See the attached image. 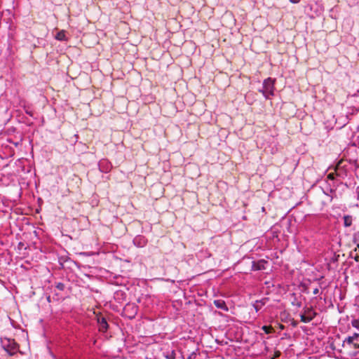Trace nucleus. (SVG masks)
Returning a JSON list of instances; mask_svg holds the SVG:
<instances>
[{
	"label": "nucleus",
	"instance_id": "obj_1",
	"mask_svg": "<svg viewBox=\"0 0 359 359\" xmlns=\"http://www.w3.org/2000/svg\"><path fill=\"white\" fill-rule=\"evenodd\" d=\"M274 81L271 78L265 79L263 82L262 89L259 90L266 99H270L274 95Z\"/></svg>",
	"mask_w": 359,
	"mask_h": 359
},
{
	"label": "nucleus",
	"instance_id": "obj_2",
	"mask_svg": "<svg viewBox=\"0 0 359 359\" xmlns=\"http://www.w3.org/2000/svg\"><path fill=\"white\" fill-rule=\"evenodd\" d=\"M3 348L11 355H14L18 351V346L14 339L4 338L1 340Z\"/></svg>",
	"mask_w": 359,
	"mask_h": 359
},
{
	"label": "nucleus",
	"instance_id": "obj_3",
	"mask_svg": "<svg viewBox=\"0 0 359 359\" xmlns=\"http://www.w3.org/2000/svg\"><path fill=\"white\" fill-rule=\"evenodd\" d=\"M345 346L359 349V334L355 332L353 335L346 337L343 341V346Z\"/></svg>",
	"mask_w": 359,
	"mask_h": 359
},
{
	"label": "nucleus",
	"instance_id": "obj_4",
	"mask_svg": "<svg viewBox=\"0 0 359 359\" xmlns=\"http://www.w3.org/2000/svg\"><path fill=\"white\" fill-rule=\"evenodd\" d=\"M317 315L313 307H304L300 315L301 321L305 323L311 322Z\"/></svg>",
	"mask_w": 359,
	"mask_h": 359
},
{
	"label": "nucleus",
	"instance_id": "obj_5",
	"mask_svg": "<svg viewBox=\"0 0 359 359\" xmlns=\"http://www.w3.org/2000/svg\"><path fill=\"white\" fill-rule=\"evenodd\" d=\"M100 170L102 172H108L111 168V163L106 159H102L99 163Z\"/></svg>",
	"mask_w": 359,
	"mask_h": 359
},
{
	"label": "nucleus",
	"instance_id": "obj_6",
	"mask_svg": "<svg viewBox=\"0 0 359 359\" xmlns=\"http://www.w3.org/2000/svg\"><path fill=\"white\" fill-rule=\"evenodd\" d=\"M266 264V262L262 259L259 260L257 262H253L252 263V269L253 270L257 271V270H263L265 269V264Z\"/></svg>",
	"mask_w": 359,
	"mask_h": 359
},
{
	"label": "nucleus",
	"instance_id": "obj_7",
	"mask_svg": "<svg viewBox=\"0 0 359 359\" xmlns=\"http://www.w3.org/2000/svg\"><path fill=\"white\" fill-rule=\"evenodd\" d=\"M97 322L99 323V325H100V330L102 331V332H105L107 331V328H108V324H107V322L106 320V319L103 317L102 318H99L97 319Z\"/></svg>",
	"mask_w": 359,
	"mask_h": 359
},
{
	"label": "nucleus",
	"instance_id": "obj_8",
	"mask_svg": "<svg viewBox=\"0 0 359 359\" xmlns=\"http://www.w3.org/2000/svg\"><path fill=\"white\" fill-rule=\"evenodd\" d=\"M267 300L268 299L266 298H264L261 300H257L255 302L253 306L257 312L259 311L262 308V306L266 304Z\"/></svg>",
	"mask_w": 359,
	"mask_h": 359
},
{
	"label": "nucleus",
	"instance_id": "obj_9",
	"mask_svg": "<svg viewBox=\"0 0 359 359\" xmlns=\"http://www.w3.org/2000/svg\"><path fill=\"white\" fill-rule=\"evenodd\" d=\"M324 194L329 197V202H332V199L336 197V191L334 189H329L326 191H324Z\"/></svg>",
	"mask_w": 359,
	"mask_h": 359
},
{
	"label": "nucleus",
	"instance_id": "obj_10",
	"mask_svg": "<svg viewBox=\"0 0 359 359\" xmlns=\"http://www.w3.org/2000/svg\"><path fill=\"white\" fill-rule=\"evenodd\" d=\"M344 226L348 227L352 225L353 222V217L351 215H344Z\"/></svg>",
	"mask_w": 359,
	"mask_h": 359
},
{
	"label": "nucleus",
	"instance_id": "obj_11",
	"mask_svg": "<svg viewBox=\"0 0 359 359\" xmlns=\"http://www.w3.org/2000/svg\"><path fill=\"white\" fill-rule=\"evenodd\" d=\"M163 355L166 359H175L176 353L174 350H168L163 353Z\"/></svg>",
	"mask_w": 359,
	"mask_h": 359
},
{
	"label": "nucleus",
	"instance_id": "obj_12",
	"mask_svg": "<svg viewBox=\"0 0 359 359\" xmlns=\"http://www.w3.org/2000/svg\"><path fill=\"white\" fill-rule=\"evenodd\" d=\"M214 304L216 306V307H217L218 309H224L225 311H227L228 309L226 306V304L224 301L222 300H215L214 302Z\"/></svg>",
	"mask_w": 359,
	"mask_h": 359
},
{
	"label": "nucleus",
	"instance_id": "obj_13",
	"mask_svg": "<svg viewBox=\"0 0 359 359\" xmlns=\"http://www.w3.org/2000/svg\"><path fill=\"white\" fill-rule=\"evenodd\" d=\"M55 39L58 41H67L65 32L64 30H61L55 36Z\"/></svg>",
	"mask_w": 359,
	"mask_h": 359
},
{
	"label": "nucleus",
	"instance_id": "obj_14",
	"mask_svg": "<svg viewBox=\"0 0 359 359\" xmlns=\"http://www.w3.org/2000/svg\"><path fill=\"white\" fill-rule=\"evenodd\" d=\"M262 330L263 331H264V332L266 334H270L274 331L273 328L271 326H266V325L262 326Z\"/></svg>",
	"mask_w": 359,
	"mask_h": 359
},
{
	"label": "nucleus",
	"instance_id": "obj_15",
	"mask_svg": "<svg viewBox=\"0 0 359 359\" xmlns=\"http://www.w3.org/2000/svg\"><path fill=\"white\" fill-rule=\"evenodd\" d=\"M351 325L353 327L359 330V318L358 319H353L351 321Z\"/></svg>",
	"mask_w": 359,
	"mask_h": 359
},
{
	"label": "nucleus",
	"instance_id": "obj_16",
	"mask_svg": "<svg viewBox=\"0 0 359 359\" xmlns=\"http://www.w3.org/2000/svg\"><path fill=\"white\" fill-rule=\"evenodd\" d=\"M56 287H57L59 290L62 291V290H65V285H64L63 283H57V285H56Z\"/></svg>",
	"mask_w": 359,
	"mask_h": 359
},
{
	"label": "nucleus",
	"instance_id": "obj_17",
	"mask_svg": "<svg viewBox=\"0 0 359 359\" xmlns=\"http://www.w3.org/2000/svg\"><path fill=\"white\" fill-rule=\"evenodd\" d=\"M327 178L330 180H334V173H330L327 175Z\"/></svg>",
	"mask_w": 359,
	"mask_h": 359
},
{
	"label": "nucleus",
	"instance_id": "obj_18",
	"mask_svg": "<svg viewBox=\"0 0 359 359\" xmlns=\"http://www.w3.org/2000/svg\"><path fill=\"white\" fill-rule=\"evenodd\" d=\"M356 198L359 201V186L355 188Z\"/></svg>",
	"mask_w": 359,
	"mask_h": 359
},
{
	"label": "nucleus",
	"instance_id": "obj_19",
	"mask_svg": "<svg viewBox=\"0 0 359 359\" xmlns=\"http://www.w3.org/2000/svg\"><path fill=\"white\" fill-rule=\"evenodd\" d=\"M318 292H319V290H318V288H315V289L313 290V293L314 294H317Z\"/></svg>",
	"mask_w": 359,
	"mask_h": 359
},
{
	"label": "nucleus",
	"instance_id": "obj_20",
	"mask_svg": "<svg viewBox=\"0 0 359 359\" xmlns=\"http://www.w3.org/2000/svg\"><path fill=\"white\" fill-rule=\"evenodd\" d=\"M292 3L293 4H297L298 3L300 0H290Z\"/></svg>",
	"mask_w": 359,
	"mask_h": 359
},
{
	"label": "nucleus",
	"instance_id": "obj_21",
	"mask_svg": "<svg viewBox=\"0 0 359 359\" xmlns=\"http://www.w3.org/2000/svg\"><path fill=\"white\" fill-rule=\"evenodd\" d=\"M296 305H297V306L300 307L302 306V303L301 302H297L296 304Z\"/></svg>",
	"mask_w": 359,
	"mask_h": 359
},
{
	"label": "nucleus",
	"instance_id": "obj_22",
	"mask_svg": "<svg viewBox=\"0 0 359 359\" xmlns=\"http://www.w3.org/2000/svg\"><path fill=\"white\" fill-rule=\"evenodd\" d=\"M144 244H145V241H143V244H142V245H139V247H143V246H144Z\"/></svg>",
	"mask_w": 359,
	"mask_h": 359
},
{
	"label": "nucleus",
	"instance_id": "obj_23",
	"mask_svg": "<svg viewBox=\"0 0 359 359\" xmlns=\"http://www.w3.org/2000/svg\"><path fill=\"white\" fill-rule=\"evenodd\" d=\"M144 244H145V241H143V244H142V245H139V247H143V246H144Z\"/></svg>",
	"mask_w": 359,
	"mask_h": 359
},
{
	"label": "nucleus",
	"instance_id": "obj_24",
	"mask_svg": "<svg viewBox=\"0 0 359 359\" xmlns=\"http://www.w3.org/2000/svg\"><path fill=\"white\" fill-rule=\"evenodd\" d=\"M144 244H145V241H143V244H142V245H139V247H143V246H144Z\"/></svg>",
	"mask_w": 359,
	"mask_h": 359
},
{
	"label": "nucleus",
	"instance_id": "obj_25",
	"mask_svg": "<svg viewBox=\"0 0 359 359\" xmlns=\"http://www.w3.org/2000/svg\"><path fill=\"white\" fill-rule=\"evenodd\" d=\"M144 244H145V241H143V244H142V245H139V247H143V246H144Z\"/></svg>",
	"mask_w": 359,
	"mask_h": 359
},
{
	"label": "nucleus",
	"instance_id": "obj_26",
	"mask_svg": "<svg viewBox=\"0 0 359 359\" xmlns=\"http://www.w3.org/2000/svg\"><path fill=\"white\" fill-rule=\"evenodd\" d=\"M341 163V161H339L337 167H339Z\"/></svg>",
	"mask_w": 359,
	"mask_h": 359
},
{
	"label": "nucleus",
	"instance_id": "obj_27",
	"mask_svg": "<svg viewBox=\"0 0 359 359\" xmlns=\"http://www.w3.org/2000/svg\"><path fill=\"white\" fill-rule=\"evenodd\" d=\"M137 239H138L137 238H136L135 239V243L137 241Z\"/></svg>",
	"mask_w": 359,
	"mask_h": 359
},
{
	"label": "nucleus",
	"instance_id": "obj_28",
	"mask_svg": "<svg viewBox=\"0 0 359 359\" xmlns=\"http://www.w3.org/2000/svg\"><path fill=\"white\" fill-rule=\"evenodd\" d=\"M357 168H359V165H357Z\"/></svg>",
	"mask_w": 359,
	"mask_h": 359
},
{
	"label": "nucleus",
	"instance_id": "obj_29",
	"mask_svg": "<svg viewBox=\"0 0 359 359\" xmlns=\"http://www.w3.org/2000/svg\"><path fill=\"white\" fill-rule=\"evenodd\" d=\"M358 247L359 248V244L358 245Z\"/></svg>",
	"mask_w": 359,
	"mask_h": 359
}]
</instances>
